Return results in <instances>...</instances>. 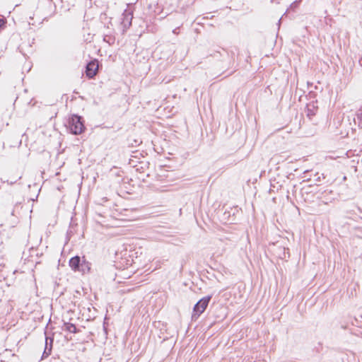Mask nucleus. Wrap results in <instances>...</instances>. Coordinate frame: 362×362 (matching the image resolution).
I'll return each instance as SVG.
<instances>
[{
    "mask_svg": "<svg viewBox=\"0 0 362 362\" xmlns=\"http://www.w3.org/2000/svg\"><path fill=\"white\" fill-rule=\"evenodd\" d=\"M69 129L73 134H81L85 129L82 118L78 115H73L69 119Z\"/></svg>",
    "mask_w": 362,
    "mask_h": 362,
    "instance_id": "obj_1",
    "label": "nucleus"
},
{
    "mask_svg": "<svg viewBox=\"0 0 362 362\" xmlns=\"http://www.w3.org/2000/svg\"><path fill=\"white\" fill-rule=\"evenodd\" d=\"M211 299V296H207L200 299L194 306L192 319H197L201 314H202L206 308H207L210 300Z\"/></svg>",
    "mask_w": 362,
    "mask_h": 362,
    "instance_id": "obj_2",
    "label": "nucleus"
},
{
    "mask_svg": "<svg viewBox=\"0 0 362 362\" xmlns=\"http://www.w3.org/2000/svg\"><path fill=\"white\" fill-rule=\"evenodd\" d=\"M98 69V62L97 60L95 59L88 63L86 69V74L87 77L89 78H93L96 75Z\"/></svg>",
    "mask_w": 362,
    "mask_h": 362,
    "instance_id": "obj_3",
    "label": "nucleus"
},
{
    "mask_svg": "<svg viewBox=\"0 0 362 362\" xmlns=\"http://www.w3.org/2000/svg\"><path fill=\"white\" fill-rule=\"evenodd\" d=\"M133 18V12L129 9H126L122 13V25L124 29H128L132 25Z\"/></svg>",
    "mask_w": 362,
    "mask_h": 362,
    "instance_id": "obj_4",
    "label": "nucleus"
},
{
    "mask_svg": "<svg viewBox=\"0 0 362 362\" xmlns=\"http://www.w3.org/2000/svg\"><path fill=\"white\" fill-rule=\"evenodd\" d=\"M53 339L46 337L45 338V348L42 354V358L48 357L52 352Z\"/></svg>",
    "mask_w": 362,
    "mask_h": 362,
    "instance_id": "obj_5",
    "label": "nucleus"
},
{
    "mask_svg": "<svg viewBox=\"0 0 362 362\" xmlns=\"http://www.w3.org/2000/svg\"><path fill=\"white\" fill-rule=\"evenodd\" d=\"M53 339L46 337L45 338V348L42 354V358L48 357L52 352Z\"/></svg>",
    "mask_w": 362,
    "mask_h": 362,
    "instance_id": "obj_6",
    "label": "nucleus"
},
{
    "mask_svg": "<svg viewBox=\"0 0 362 362\" xmlns=\"http://www.w3.org/2000/svg\"><path fill=\"white\" fill-rule=\"evenodd\" d=\"M82 259L78 256H75L69 260V266L74 271H78Z\"/></svg>",
    "mask_w": 362,
    "mask_h": 362,
    "instance_id": "obj_7",
    "label": "nucleus"
},
{
    "mask_svg": "<svg viewBox=\"0 0 362 362\" xmlns=\"http://www.w3.org/2000/svg\"><path fill=\"white\" fill-rule=\"evenodd\" d=\"M90 270V263L87 262L84 257H83L82 262L81 264L80 269L78 272H81L82 273L85 274L87 272H89Z\"/></svg>",
    "mask_w": 362,
    "mask_h": 362,
    "instance_id": "obj_8",
    "label": "nucleus"
},
{
    "mask_svg": "<svg viewBox=\"0 0 362 362\" xmlns=\"http://www.w3.org/2000/svg\"><path fill=\"white\" fill-rule=\"evenodd\" d=\"M355 124L358 127L362 125V107L356 112V118H354Z\"/></svg>",
    "mask_w": 362,
    "mask_h": 362,
    "instance_id": "obj_9",
    "label": "nucleus"
},
{
    "mask_svg": "<svg viewBox=\"0 0 362 362\" xmlns=\"http://www.w3.org/2000/svg\"><path fill=\"white\" fill-rule=\"evenodd\" d=\"M64 329L71 332V333H76L77 329L75 325L72 323H64Z\"/></svg>",
    "mask_w": 362,
    "mask_h": 362,
    "instance_id": "obj_10",
    "label": "nucleus"
},
{
    "mask_svg": "<svg viewBox=\"0 0 362 362\" xmlns=\"http://www.w3.org/2000/svg\"><path fill=\"white\" fill-rule=\"evenodd\" d=\"M103 40L106 42H107L109 45H111L114 42V39L109 35H105L103 38Z\"/></svg>",
    "mask_w": 362,
    "mask_h": 362,
    "instance_id": "obj_11",
    "label": "nucleus"
},
{
    "mask_svg": "<svg viewBox=\"0 0 362 362\" xmlns=\"http://www.w3.org/2000/svg\"><path fill=\"white\" fill-rule=\"evenodd\" d=\"M300 1V0H296L294 2H293L291 4V8H294L295 7H296Z\"/></svg>",
    "mask_w": 362,
    "mask_h": 362,
    "instance_id": "obj_12",
    "label": "nucleus"
},
{
    "mask_svg": "<svg viewBox=\"0 0 362 362\" xmlns=\"http://www.w3.org/2000/svg\"><path fill=\"white\" fill-rule=\"evenodd\" d=\"M178 29H179V28H175V29L173 30V33L174 34H175V35H177V34L179 33V32H178Z\"/></svg>",
    "mask_w": 362,
    "mask_h": 362,
    "instance_id": "obj_13",
    "label": "nucleus"
},
{
    "mask_svg": "<svg viewBox=\"0 0 362 362\" xmlns=\"http://www.w3.org/2000/svg\"><path fill=\"white\" fill-rule=\"evenodd\" d=\"M272 3L279 4L280 0H270Z\"/></svg>",
    "mask_w": 362,
    "mask_h": 362,
    "instance_id": "obj_14",
    "label": "nucleus"
},
{
    "mask_svg": "<svg viewBox=\"0 0 362 362\" xmlns=\"http://www.w3.org/2000/svg\"><path fill=\"white\" fill-rule=\"evenodd\" d=\"M308 112H309L308 113V116L314 115H315V114H314V112H310V110H308Z\"/></svg>",
    "mask_w": 362,
    "mask_h": 362,
    "instance_id": "obj_15",
    "label": "nucleus"
},
{
    "mask_svg": "<svg viewBox=\"0 0 362 362\" xmlns=\"http://www.w3.org/2000/svg\"><path fill=\"white\" fill-rule=\"evenodd\" d=\"M4 25V21L3 20L0 19V28H1V26Z\"/></svg>",
    "mask_w": 362,
    "mask_h": 362,
    "instance_id": "obj_16",
    "label": "nucleus"
}]
</instances>
